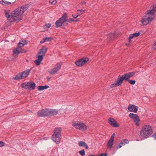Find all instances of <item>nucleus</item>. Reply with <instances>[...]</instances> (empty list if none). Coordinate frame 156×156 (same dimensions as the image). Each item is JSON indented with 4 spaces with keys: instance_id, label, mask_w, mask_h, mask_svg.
<instances>
[{
    "instance_id": "1",
    "label": "nucleus",
    "mask_w": 156,
    "mask_h": 156,
    "mask_svg": "<svg viewBox=\"0 0 156 156\" xmlns=\"http://www.w3.org/2000/svg\"><path fill=\"white\" fill-rule=\"evenodd\" d=\"M29 5H26L19 7L15 10L11 12V18L12 20L11 22H17L22 19L21 16L24 12L28 9Z\"/></svg>"
},
{
    "instance_id": "2",
    "label": "nucleus",
    "mask_w": 156,
    "mask_h": 156,
    "mask_svg": "<svg viewBox=\"0 0 156 156\" xmlns=\"http://www.w3.org/2000/svg\"><path fill=\"white\" fill-rule=\"evenodd\" d=\"M135 73V72H133L125 73L122 76H121L120 75H119L117 80L115 81L113 83L111 84L110 85L111 87L113 88L121 85L122 83L123 80H125L126 81H127L129 78L133 76Z\"/></svg>"
},
{
    "instance_id": "3",
    "label": "nucleus",
    "mask_w": 156,
    "mask_h": 156,
    "mask_svg": "<svg viewBox=\"0 0 156 156\" xmlns=\"http://www.w3.org/2000/svg\"><path fill=\"white\" fill-rule=\"evenodd\" d=\"M48 48L45 46L42 47L38 52L36 56L37 59L34 61V62L37 66H39L41 64L44 57L47 51Z\"/></svg>"
},
{
    "instance_id": "4",
    "label": "nucleus",
    "mask_w": 156,
    "mask_h": 156,
    "mask_svg": "<svg viewBox=\"0 0 156 156\" xmlns=\"http://www.w3.org/2000/svg\"><path fill=\"white\" fill-rule=\"evenodd\" d=\"M153 133V130L151 126L148 125L144 126L140 131V135L144 138H147Z\"/></svg>"
},
{
    "instance_id": "5",
    "label": "nucleus",
    "mask_w": 156,
    "mask_h": 156,
    "mask_svg": "<svg viewBox=\"0 0 156 156\" xmlns=\"http://www.w3.org/2000/svg\"><path fill=\"white\" fill-rule=\"evenodd\" d=\"M62 129L58 127L55 128L54 131V133L52 136V140L56 144H58L60 142L62 138L61 134Z\"/></svg>"
},
{
    "instance_id": "6",
    "label": "nucleus",
    "mask_w": 156,
    "mask_h": 156,
    "mask_svg": "<svg viewBox=\"0 0 156 156\" xmlns=\"http://www.w3.org/2000/svg\"><path fill=\"white\" fill-rule=\"evenodd\" d=\"M30 69H27L22 73H18L16 76L14 77V79L16 80H18L25 78L29 75L30 73Z\"/></svg>"
},
{
    "instance_id": "7",
    "label": "nucleus",
    "mask_w": 156,
    "mask_h": 156,
    "mask_svg": "<svg viewBox=\"0 0 156 156\" xmlns=\"http://www.w3.org/2000/svg\"><path fill=\"white\" fill-rule=\"evenodd\" d=\"M68 16L66 13H65L63 14L62 17L56 21L55 23L56 27L58 28L59 27L62 26L63 23L66 22H67Z\"/></svg>"
},
{
    "instance_id": "8",
    "label": "nucleus",
    "mask_w": 156,
    "mask_h": 156,
    "mask_svg": "<svg viewBox=\"0 0 156 156\" xmlns=\"http://www.w3.org/2000/svg\"><path fill=\"white\" fill-rule=\"evenodd\" d=\"M21 87L26 89L33 90L35 89L36 84L34 83L25 82L22 83Z\"/></svg>"
},
{
    "instance_id": "9",
    "label": "nucleus",
    "mask_w": 156,
    "mask_h": 156,
    "mask_svg": "<svg viewBox=\"0 0 156 156\" xmlns=\"http://www.w3.org/2000/svg\"><path fill=\"white\" fill-rule=\"evenodd\" d=\"M48 113V108H45L40 110L37 114L39 117H46L49 116Z\"/></svg>"
},
{
    "instance_id": "10",
    "label": "nucleus",
    "mask_w": 156,
    "mask_h": 156,
    "mask_svg": "<svg viewBox=\"0 0 156 156\" xmlns=\"http://www.w3.org/2000/svg\"><path fill=\"white\" fill-rule=\"evenodd\" d=\"M62 65V64L61 63H58L55 65L54 68L48 71L49 73L52 75L57 73V72L61 69Z\"/></svg>"
},
{
    "instance_id": "11",
    "label": "nucleus",
    "mask_w": 156,
    "mask_h": 156,
    "mask_svg": "<svg viewBox=\"0 0 156 156\" xmlns=\"http://www.w3.org/2000/svg\"><path fill=\"white\" fill-rule=\"evenodd\" d=\"M62 65V64L61 63H58L55 65L54 68L48 71L49 73L52 75L57 73V72L61 69Z\"/></svg>"
},
{
    "instance_id": "12",
    "label": "nucleus",
    "mask_w": 156,
    "mask_h": 156,
    "mask_svg": "<svg viewBox=\"0 0 156 156\" xmlns=\"http://www.w3.org/2000/svg\"><path fill=\"white\" fill-rule=\"evenodd\" d=\"M129 117L133 120L134 122L137 126H139L140 124L138 122L140 121V120L137 115L130 113L129 115Z\"/></svg>"
},
{
    "instance_id": "13",
    "label": "nucleus",
    "mask_w": 156,
    "mask_h": 156,
    "mask_svg": "<svg viewBox=\"0 0 156 156\" xmlns=\"http://www.w3.org/2000/svg\"><path fill=\"white\" fill-rule=\"evenodd\" d=\"M88 61V59L87 58H82L76 61L75 63L79 67L82 66L85 63H87Z\"/></svg>"
},
{
    "instance_id": "14",
    "label": "nucleus",
    "mask_w": 156,
    "mask_h": 156,
    "mask_svg": "<svg viewBox=\"0 0 156 156\" xmlns=\"http://www.w3.org/2000/svg\"><path fill=\"white\" fill-rule=\"evenodd\" d=\"M108 123L112 126L114 127H118L119 126L116 120L113 118H109L108 119Z\"/></svg>"
},
{
    "instance_id": "15",
    "label": "nucleus",
    "mask_w": 156,
    "mask_h": 156,
    "mask_svg": "<svg viewBox=\"0 0 156 156\" xmlns=\"http://www.w3.org/2000/svg\"><path fill=\"white\" fill-rule=\"evenodd\" d=\"M128 109L130 112L136 113L138 110V107L134 105L129 104L128 107Z\"/></svg>"
},
{
    "instance_id": "16",
    "label": "nucleus",
    "mask_w": 156,
    "mask_h": 156,
    "mask_svg": "<svg viewBox=\"0 0 156 156\" xmlns=\"http://www.w3.org/2000/svg\"><path fill=\"white\" fill-rule=\"evenodd\" d=\"M156 12V5H154L153 6V9L147 11V15L153 16L154 13Z\"/></svg>"
},
{
    "instance_id": "17",
    "label": "nucleus",
    "mask_w": 156,
    "mask_h": 156,
    "mask_svg": "<svg viewBox=\"0 0 156 156\" xmlns=\"http://www.w3.org/2000/svg\"><path fill=\"white\" fill-rule=\"evenodd\" d=\"M49 116L56 115L58 113V111L55 109H48Z\"/></svg>"
},
{
    "instance_id": "18",
    "label": "nucleus",
    "mask_w": 156,
    "mask_h": 156,
    "mask_svg": "<svg viewBox=\"0 0 156 156\" xmlns=\"http://www.w3.org/2000/svg\"><path fill=\"white\" fill-rule=\"evenodd\" d=\"M115 134L114 133L112 134L110 139L108 141L107 146H112L113 144L114 138Z\"/></svg>"
},
{
    "instance_id": "19",
    "label": "nucleus",
    "mask_w": 156,
    "mask_h": 156,
    "mask_svg": "<svg viewBox=\"0 0 156 156\" xmlns=\"http://www.w3.org/2000/svg\"><path fill=\"white\" fill-rule=\"evenodd\" d=\"M116 33L114 32L113 33H110L108 35V40H113L116 36Z\"/></svg>"
},
{
    "instance_id": "20",
    "label": "nucleus",
    "mask_w": 156,
    "mask_h": 156,
    "mask_svg": "<svg viewBox=\"0 0 156 156\" xmlns=\"http://www.w3.org/2000/svg\"><path fill=\"white\" fill-rule=\"evenodd\" d=\"M81 122L78 121H76L72 123V125L75 128L79 129V126H80Z\"/></svg>"
},
{
    "instance_id": "21",
    "label": "nucleus",
    "mask_w": 156,
    "mask_h": 156,
    "mask_svg": "<svg viewBox=\"0 0 156 156\" xmlns=\"http://www.w3.org/2000/svg\"><path fill=\"white\" fill-rule=\"evenodd\" d=\"M129 143V141L127 139H124L121 141L119 145V146H124Z\"/></svg>"
},
{
    "instance_id": "22",
    "label": "nucleus",
    "mask_w": 156,
    "mask_h": 156,
    "mask_svg": "<svg viewBox=\"0 0 156 156\" xmlns=\"http://www.w3.org/2000/svg\"><path fill=\"white\" fill-rule=\"evenodd\" d=\"M79 129L82 130H86L87 129V126L84 123L81 122L80 126H79Z\"/></svg>"
},
{
    "instance_id": "23",
    "label": "nucleus",
    "mask_w": 156,
    "mask_h": 156,
    "mask_svg": "<svg viewBox=\"0 0 156 156\" xmlns=\"http://www.w3.org/2000/svg\"><path fill=\"white\" fill-rule=\"evenodd\" d=\"M49 87L48 85L45 86H39L37 87L38 90L39 91H41L47 89Z\"/></svg>"
},
{
    "instance_id": "24",
    "label": "nucleus",
    "mask_w": 156,
    "mask_h": 156,
    "mask_svg": "<svg viewBox=\"0 0 156 156\" xmlns=\"http://www.w3.org/2000/svg\"><path fill=\"white\" fill-rule=\"evenodd\" d=\"M13 55L15 57H17L18 54L20 52L18 49L16 48L13 50Z\"/></svg>"
},
{
    "instance_id": "25",
    "label": "nucleus",
    "mask_w": 156,
    "mask_h": 156,
    "mask_svg": "<svg viewBox=\"0 0 156 156\" xmlns=\"http://www.w3.org/2000/svg\"><path fill=\"white\" fill-rule=\"evenodd\" d=\"M141 23L144 25H146L149 23L147 18H143L141 21Z\"/></svg>"
},
{
    "instance_id": "26",
    "label": "nucleus",
    "mask_w": 156,
    "mask_h": 156,
    "mask_svg": "<svg viewBox=\"0 0 156 156\" xmlns=\"http://www.w3.org/2000/svg\"><path fill=\"white\" fill-rule=\"evenodd\" d=\"M78 144L79 146H88V145L83 141H79Z\"/></svg>"
},
{
    "instance_id": "27",
    "label": "nucleus",
    "mask_w": 156,
    "mask_h": 156,
    "mask_svg": "<svg viewBox=\"0 0 156 156\" xmlns=\"http://www.w3.org/2000/svg\"><path fill=\"white\" fill-rule=\"evenodd\" d=\"M5 14L6 17L9 20H12V18H11V14L10 15L9 13L6 11H5Z\"/></svg>"
},
{
    "instance_id": "28",
    "label": "nucleus",
    "mask_w": 156,
    "mask_h": 156,
    "mask_svg": "<svg viewBox=\"0 0 156 156\" xmlns=\"http://www.w3.org/2000/svg\"><path fill=\"white\" fill-rule=\"evenodd\" d=\"M77 11L79 12L77 14L78 15H79V16H80L81 15L83 14L85 12V11L84 10L82 9L78 10Z\"/></svg>"
},
{
    "instance_id": "29",
    "label": "nucleus",
    "mask_w": 156,
    "mask_h": 156,
    "mask_svg": "<svg viewBox=\"0 0 156 156\" xmlns=\"http://www.w3.org/2000/svg\"><path fill=\"white\" fill-rule=\"evenodd\" d=\"M27 44V42H26L24 44L23 43L20 42L18 43V47H23L24 46L25 44Z\"/></svg>"
},
{
    "instance_id": "30",
    "label": "nucleus",
    "mask_w": 156,
    "mask_h": 156,
    "mask_svg": "<svg viewBox=\"0 0 156 156\" xmlns=\"http://www.w3.org/2000/svg\"><path fill=\"white\" fill-rule=\"evenodd\" d=\"M149 23H150L154 19V18L152 17L148 16L147 18Z\"/></svg>"
},
{
    "instance_id": "31",
    "label": "nucleus",
    "mask_w": 156,
    "mask_h": 156,
    "mask_svg": "<svg viewBox=\"0 0 156 156\" xmlns=\"http://www.w3.org/2000/svg\"><path fill=\"white\" fill-rule=\"evenodd\" d=\"M127 81H128L130 84L132 85L134 84L136 82L134 80H129V79Z\"/></svg>"
},
{
    "instance_id": "32",
    "label": "nucleus",
    "mask_w": 156,
    "mask_h": 156,
    "mask_svg": "<svg viewBox=\"0 0 156 156\" xmlns=\"http://www.w3.org/2000/svg\"><path fill=\"white\" fill-rule=\"evenodd\" d=\"M46 41H50L53 39V38L51 37H44Z\"/></svg>"
},
{
    "instance_id": "33",
    "label": "nucleus",
    "mask_w": 156,
    "mask_h": 156,
    "mask_svg": "<svg viewBox=\"0 0 156 156\" xmlns=\"http://www.w3.org/2000/svg\"><path fill=\"white\" fill-rule=\"evenodd\" d=\"M79 153L82 156H83L85 154V151L84 149H83L79 151Z\"/></svg>"
},
{
    "instance_id": "34",
    "label": "nucleus",
    "mask_w": 156,
    "mask_h": 156,
    "mask_svg": "<svg viewBox=\"0 0 156 156\" xmlns=\"http://www.w3.org/2000/svg\"><path fill=\"white\" fill-rule=\"evenodd\" d=\"M49 3L52 5H55L56 3V0H50Z\"/></svg>"
},
{
    "instance_id": "35",
    "label": "nucleus",
    "mask_w": 156,
    "mask_h": 156,
    "mask_svg": "<svg viewBox=\"0 0 156 156\" xmlns=\"http://www.w3.org/2000/svg\"><path fill=\"white\" fill-rule=\"evenodd\" d=\"M140 33L139 32L138 33H135L133 34H132L133 35V36H134V37H137L140 34Z\"/></svg>"
},
{
    "instance_id": "36",
    "label": "nucleus",
    "mask_w": 156,
    "mask_h": 156,
    "mask_svg": "<svg viewBox=\"0 0 156 156\" xmlns=\"http://www.w3.org/2000/svg\"><path fill=\"white\" fill-rule=\"evenodd\" d=\"M74 20L72 18H69V19H67V22L69 23H71L72 22H74Z\"/></svg>"
},
{
    "instance_id": "37",
    "label": "nucleus",
    "mask_w": 156,
    "mask_h": 156,
    "mask_svg": "<svg viewBox=\"0 0 156 156\" xmlns=\"http://www.w3.org/2000/svg\"><path fill=\"white\" fill-rule=\"evenodd\" d=\"M51 24L48 23V24H46L45 25H44V27H46L47 28H49L51 27Z\"/></svg>"
},
{
    "instance_id": "38",
    "label": "nucleus",
    "mask_w": 156,
    "mask_h": 156,
    "mask_svg": "<svg viewBox=\"0 0 156 156\" xmlns=\"http://www.w3.org/2000/svg\"><path fill=\"white\" fill-rule=\"evenodd\" d=\"M152 50H154L156 49V42L153 45V47L152 48Z\"/></svg>"
},
{
    "instance_id": "39",
    "label": "nucleus",
    "mask_w": 156,
    "mask_h": 156,
    "mask_svg": "<svg viewBox=\"0 0 156 156\" xmlns=\"http://www.w3.org/2000/svg\"><path fill=\"white\" fill-rule=\"evenodd\" d=\"M5 144L3 142L0 141V146H4Z\"/></svg>"
},
{
    "instance_id": "40",
    "label": "nucleus",
    "mask_w": 156,
    "mask_h": 156,
    "mask_svg": "<svg viewBox=\"0 0 156 156\" xmlns=\"http://www.w3.org/2000/svg\"><path fill=\"white\" fill-rule=\"evenodd\" d=\"M107 154L106 153H101L100 155H98V156H107Z\"/></svg>"
},
{
    "instance_id": "41",
    "label": "nucleus",
    "mask_w": 156,
    "mask_h": 156,
    "mask_svg": "<svg viewBox=\"0 0 156 156\" xmlns=\"http://www.w3.org/2000/svg\"><path fill=\"white\" fill-rule=\"evenodd\" d=\"M72 16L74 18H76L78 16H79V15H78V14H73L72 15Z\"/></svg>"
},
{
    "instance_id": "42",
    "label": "nucleus",
    "mask_w": 156,
    "mask_h": 156,
    "mask_svg": "<svg viewBox=\"0 0 156 156\" xmlns=\"http://www.w3.org/2000/svg\"><path fill=\"white\" fill-rule=\"evenodd\" d=\"M134 37V36H133V35L132 34H130L129 35V36L128 37V39H131Z\"/></svg>"
},
{
    "instance_id": "43",
    "label": "nucleus",
    "mask_w": 156,
    "mask_h": 156,
    "mask_svg": "<svg viewBox=\"0 0 156 156\" xmlns=\"http://www.w3.org/2000/svg\"><path fill=\"white\" fill-rule=\"evenodd\" d=\"M45 41H46L45 40L44 38L43 39L40 41V43H44Z\"/></svg>"
},
{
    "instance_id": "44",
    "label": "nucleus",
    "mask_w": 156,
    "mask_h": 156,
    "mask_svg": "<svg viewBox=\"0 0 156 156\" xmlns=\"http://www.w3.org/2000/svg\"><path fill=\"white\" fill-rule=\"evenodd\" d=\"M152 137L154 138V139L156 140V133L154 134L152 136Z\"/></svg>"
},
{
    "instance_id": "45",
    "label": "nucleus",
    "mask_w": 156,
    "mask_h": 156,
    "mask_svg": "<svg viewBox=\"0 0 156 156\" xmlns=\"http://www.w3.org/2000/svg\"><path fill=\"white\" fill-rule=\"evenodd\" d=\"M7 2L6 1H0V3H2V2H4V3H5L6 4V2Z\"/></svg>"
},
{
    "instance_id": "46",
    "label": "nucleus",
    "mask_w": 156,
    "mask_h": 156,
    "mask_svg": "<svg viewBox=\"0 0 156 156\" xmlns=\"http://www.w3.org/2000/svg\"><path fill=\"white\" fill-rule=\"evenodd\" d=\"M130 43H129L128 42L126 44V45L127 47H128L130 45Z\"/></svg>"
},
{
    "instance_id": "47",
    "label": "nucleus",
    "mask_w": 156,
    "mask_h": 156,
    "mask_svg": "<svg viewBox=\"0 0 156 156\" xmlns=\"http://www.w3.org/2000/svg\"><path fill=\"white\" fill-rule=\"evenodd\" d=\"M86 2L84 1H83L82 2H81V4L82 5H84V4H85Z\"/></svg>"
},
{
    "instance_id": "48",
    "label": "nucleus",
    "mask_w": 156,
    "mask_h": 156,
    "mask_svg": "<svg viewBox=\"0 0 156 156\" xmlns=\"http://www.w3.org/2000/svg\"><path fill=\"white\" fill-rule=\"evenodd\" d=\"M11 4V2H6V5H10Z\"/></svg>"
},
{
    "instance_id": "49",
    "label": "nucleus",
    "mask_w": 156,
    "mask_h": 156,
    "mask_svg": "<svg viewBox=\"0 0 156 156\" xmlns=\"http://www.w3.org/2000/svg\"><path fill=\"white\" fill-rule=\"evenodd\" d=\"M129 39V41H128V43H131V42H132V41L131 40V39Z\"/></svg>"
},
{
    "instance_id": "50",
    "label": "nucleus",
    "mask_w": 156,
    "mask_h": 156,
    "mask_svg": "<svg viewBox=\"0 0 156 156\" xmlns=\"http://www.w3.org/2000/svg\"><path fill=\"white\" fill-rule=\"evenodd\" d=\"M47 78L48 79V81L49 80L50 78L48 76L47 77Z\"/></svg>"
},
{
    "instance_id": "51",
    "label": "nucleus",
    "mask_w": 156,
    "mask_h": 156,
    "mask_svg": "<svg viewBox=\"0 0 156 156\" xmlns=\"http://www.w3.org/2000/svg\"><path fill=\"white\" fill-rule=\"evenodd\" d=\"M79 20L78 19H76V20H74V22H77L78 21H79Z\"/></svg>"
},
{
    "instance_id": "52",
    "label": "nucleus",
    "mask_w": 156,
    "mask_h": 156,
    "mask_svg": "<svg viewBox=\"0 0 156 156\" xmlns=\"http://www.w3.org/2000/svg\"><path fill=\"white\" fill-rule=\"evenodd\" d=\"M88 156H95L94 155H93V154H90Z\"/></svg>"
},
{
    "instance_id": "53",
    "label": "nucleus",
    "mask_w": 156,
    "mask_h": 156,
    "mask_svg": "<svg viewBox=\"0 0 156 156\" xmlns=\"http://www.w3.org/2000/svg\"><path fill=\"white\" fill-rule=\"evenodd\" d=\"M85 149H88L89 147H85Z\"/></svg>"
},
{
    "instance_id": "54",
    "label": "nucleus",
    "mask_w": 156,
    "mask_h": 156,
    "mask_svg": "<svg viewBox=\"0 0 156 156\" xmlns=\"http://www.w3.org/2000/svg\"><path fill=\"white\" fill-rule=\"evenodd\" d=\"M117 147V149H118V148H121V147Z\"/></svg>"
},
{
    "instance_id": "55",
    "label": "nucleus",
    "mask_w": 156,
    "mask_h": 156,
    "mask_svg": "<svg viewBox=\"0 0 156 156\" xmlns=\"http://www.w3.org/2000/svg\"><path fill=\"white\" fill-rule=\"evenodd\" d=\"M109 147L110 148H111L112 147Z\"/></svg>"
}]
</instances>
